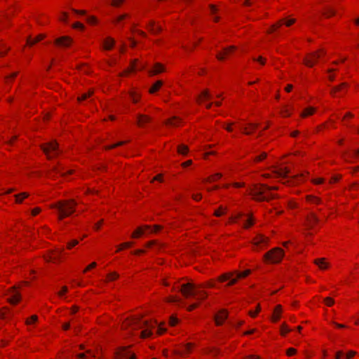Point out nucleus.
Wrapping results in <instances>:
<instances>
[{"label":"nucleus","mask_w":359,"mask_h":359,"mask_svg":"<svg viewBox=\"0 0 359 359\" xmlns=\"http://www.w3.org/2000/svg\"><path fill=\"white\" fill-rule=\"evenodd\" d=\"M123 327L133 330L143 329L141 332V337L147 338L152 334L151 328L153 327V325L148 321L142 320L140 318H132L127 319L123 323Z\"/></svg>","instance_id":"obj_1"},{"label":"nucleus","mask_w":359,"mask_h":359,"mask_svg":"<svg viewBox=\"0 0 359 359\" xmlns=\"http://www.w3.org/2000/svg\"><path fill=\"white\" fill-rule=\"evenodd\" d=\"M276 187H269L266 184H256L250 189V194L255 200L259 201H269L276 197L271 193L272 190H276Z\"/></svg>","instance_id":"obj_2"},{"label":"nucleus","mask_w":359,"mask_h":359,"mask_svg":"<svg viewBox=\"0 0 359 359\" xmlns=\"http://www.w3.org/2000/svg\"><path fill=\"white\" fill-rule=\"evenodd\" d=\"M76 203L74 200L62 201L52 205V208H54L57 213L59 219L69 216L74 211Z\"/></svg>","instance_id":"obj_3"},{"label":"nucleus","mask_w":359,"mask_h":359,"mask_svg":"<svg viewBox=\"0 0 359 359\" xmlns=\"http://www.w3.org/2000/svg\"><path fill=\"white\" fill-rule=\"evenodd\" d=\"M198 286L193 284V283H186L182 285V288L180 291L186 297H189L190 296H196L198 300H203L206 298L207 293L204 291L197 290L196 289Z\"/></svg>","instance_id":"obj_4"},{"label":"nucleus","mask_w":359,"mask_h":359,"mask_svg":"<svg viewBox=\"0 0 359 359\" xmlns=\"http://www.w3.org/2000/svg\"><path fill=\"white\" fill-rule=\"evenodd\" d=\"M283 255L284 252L282 249L279 248H275L266 253L264 257L266 261L272 263H278L282 259Z\"/></svg>","instance_id":"obj_5"},{"label":"nucleus","mask_w":359,"mask_h":359,"mask_svg":"<svg viewBox=\"0 0 359 359\" xmlns=\"http://www.w3.org/2000/svg\"><path fill=\"white\" fill-rule=\"evenodd\" d=\"M41 149L48 158L57 155L60 153L58 144L56 142L52 141L41 146Z\"/></svg>","instance_id":"obj_6"},{"label":"nucleus","mask_w":359,"mask_h":359,"mask_svg":"<svg viewBox=\"0 0 359 359\" xmlns=\"http://www.w3.org/2000/svg\"><path fill=\"white\" fill-rule=\"evenodd\" d=\"M325 54V51L323 49H320L316 52L311 53L304 59V63L306 66L311 67L317 62L318 59Z\"/></svg>","instance_id":"obj_7"},{"label":"nucleus","mask_w":359,"mask_h":359,"mask_svg":"<svg viewBox=\"0 0 359 359\" xmlns=\"http://www.w3.org/2000/svg\"><path fill=\"white\" fill-rule=\"evenodd\" d=\"M231 221L233 222H242L243 224L248 225L253 224V223L256 222L252 215L243 213H237L235 215L231 217Z\"/></svg>","instance_id":"obj_8"},{"label":"nucleus","mask_w":359,"mask_h":359,"mask_svg":"<svg viewBox=\"0 0 359 359\" xmlns=\"http://www.w3.org/2000/svg\"><path fill=\"white\" fill-rule=\"evenodd\" d=\"M161 226H141V227L137 229L133 233V238H139L144 235L146 231H157L160 229Z\"/></svg>","instance_id":"obj_9"},{"label":"nucleus","mask_w":359,"mask_h":359,"mask_svg":"<svg viewBox=\"0 0 359 359\" xmlns=\"http://www.w3.org/2000/svg\"><path fill=\"white\" fill-rule=\"evenodd\" d=\"M116 359H135L134 353H131L128 348H120L116 352Z\"/></svg>","instance_id":"obj_10"},{"label":"nucleus","mask_w":359,"mask_h":359,"mask_svg":"<svg viewBox=\"0 0 359 359\" xmlns=\"http://www.w3.org/2000/svg\"><path fill=\"white\" fill-rule=\"evenodd\" d=\"M233 273H224V274H222V276H219V280L220 281H226L227 280H230L229 283V285H232L233 284H235L238 279L239 278H238V275H236V278H231V276H233Z\"/></svg>","instance_id":"obj_11"},{"label":"nucleus","mask_w":359,"mask_h":359,"mask_svg":"<svg viewBox=\"0 0 359 359\" xmlns=\"http://www.w3.org/2000/svg\"><path fill=\"white\" fill-rule=\"evenodd\" d=\"M343 158L347 162L353 163L355 159L359 158V149L355 150L352 154H343Z\"/></svg>","instance_id":"obj_12"},{"label":"nucleus","mask_w":359,"mask_h":359,"mask_svg":"<svg viewBox=\"0 0 359 359\" xmlns=\"http://www.w3.org/2000/svg\"><path fill=\"white\" fill-rule=\"evenodd\" d=\"M227 318V312L225 310H222L217 313L215 317V323L217 325H220Z\"/></svg>","instance_id":"obj_13"},{"label":"nucleus","mask_w":359,"mask_h":359,"mask_svg":"<svg viewBox=\"0 0 359 359\" xmlns=\"http://www.w3.org/2000/svg\"><path fill=\"white\" fill-rule=\"evenodd\" d=\"M165 71L164 67L161 63H156L152 69L148 71L149 75L153 76Z\"/></svg>","instance_id":"obj_14"},{"label":"nucleus","mask_w":359,"mask_h":359,"mask_svg":"<svg viewBox=\"0 0 359 359\" xmlns=\"http://www.w3.org/2000/svg\"><path fill=\"white\" fill-rule=\"evenodd\" d=\"M269 238L263 235H258L254 239V245L257 247L261 246L262 244H266Z\"/></svg>","instance_id":"obj_15"},{"label":"nucleus","mask_w":359,"mask_h":359,"mask_svg":"<svg viewBox=\"0 0 359 359\" xmlns=\"http://www.w3.org/2000/svg\"><path fill=\"white\" fill-rule=\"evenodd\" d=\"M151 121V118L147 115L137 114V122L138 126H142L144 123H149Z\"/></svg>","instance_id":"obj_16"},{"label":"nucleus","mask_w":359,"mask_h":359,"mask_svg":"<svg viewBox=\"0 0 359 359\" xmlns=\"http://www.w3.org/2000/svg\"><path fill=\"white\" fill-rule=\"evenodd\" d=\"M72 42V39L68 36H62L58 38L55 41V43L62 46H68Z\"/></svg>","instance_id":"obj_17"},{"label":"nucleus","mask_w":359,"mask_h":359,"mask_svg":"<svg viewBox=\"0 0 359 359\" xmlns=\"http://www.w3.org/2000/svg\"><path fill=\"white\" fill-rule=\"evenodd\" d=\"M15 287L12 288V291L13 292L12 297L8 299V302L11 304H15L20 300V294L18 292H15Z\"/></svg>","instance_id":"obj_18"},{"label":"nucleus","mask_w":359,"mask_h":359,"mask_svg":"<svg viewBox=\"0 0 359 359\" xmlns=\"http://www.w3.org/2000/svg\"><path fill=\"white\" fill-rule=\"evenodd\" d=\"M281 311H282L281 306L280 305L276 306V308L274 309L273 314V317H272V320L274 322H276L277 320H279V318L280 317Z\"/></svg>","instance_id":"obj_19"},{"label":"nucleus","mask_w":359,"mask_h":359,"mask_svg":"<svg viewBox=\"0 0 359 359\" xmlns=\"http://www.w3.org/2000/svg\"><path fill=\"white\" fill-rule=\"evenodd\" d=\"M289 170L287 168H280L276 171V173L278 177H287L289 173Z\"/></svg>","instance_id":"obj_20"},{"label":"nucleus","mask_w":359,"mask_h":359,"mask_svg":"<svg viewBox=\"0 0 359 359\" xmlns=\"http://www.w3.org/2000/svg\"><path fill=\"white\" fill-rule=\"evenodd\" d=\"M180 122V119L177 116H173L165 121V124L169 126H177Z\"/></svg>","instance_id":"obj_21"},{"label":"nucleus","mask_w":359,"mask_h":359,"mask_svg":"<svg viewBox=\"0 0 359 359\" xmlns=\"http://www.w3.org/2000/svg\"><path fill=\"white\" fill-rule=\"evenodd\" d=\"M114 40L111 38H107L104 41V48L105 50H111L114 45Z\"/></svg>","instance_id":"obj_22"},{"label":"nucleus","mask_w":359,"mask_h":359,"mask_svg":"<svg viewBox=\"0 0 359 359\" xmlns=\"http://www.w3.org/2000/svg\"><path fill=\"white\" fill-rule=\"evenodd\" d=\"M314 263L318 265L320 269H325L328 267V264L325 262L324 258L316 259L314 260Z\"/></svg>","instance_id":"obj_23"},{"label":"nucleus","mask_w":359,"mask_h":359,"mask_svg":"<svg viewBox=\"0 0 359 359\" xmlns=\"http://www.w3.org/2000/svg\"><path fill=\"white\" fill-rule=\"evenodd\" d=\"M163 85V81H156L153 86L151 87V88L149 89V93H154L156 91L158 90L159 88L162 86Z\"/></svg>","instance_id":"obj_24"},{"label":"nucleus","mask_w":359,"mask_h":359,"mask_svg":"<svg viewBox=\"0 0 359 359\" xmlns=\"http://www.w3.org/2000/svg\"><path fill=\"white\" fill-rule=\"evenodd\" d=\"M45 35L44 34H39L36 39H34V40H32L30 38H29L27 39V44L29 45V46H32L35 43H36L37 42L41 41L42 39H43L45 38Z\"/></svg>","instance_id":"obj_25"},{"label":"nucleus","mask_w":359,"mask_h":359,"mask_svg":"<svg viewBox=\"0 0 359 359\" xmlns=\"http://www.w3.org/2000/svg\"><path fill=\"white\" fill-rule=\"evenodd\" d=\"M28 196H29V194L27 192H22L21 194H16L14 196V197L15 198V201L18 203H21L22 202V200L24 198H27Z\"/></svg>","instance_id":"obj_26"},{"label":"nucleus","mask_w":359,"mask_h":359,"mask_svg":"<svg viewBox=\"0 0 359 359\" xmlns=\"http://www.w3.org/2000/svg\"><path fill=\"white\" fill-rule=\"evenodd\" d=\"M149 29L153 34H156L161 30V27L156 26L154 22H151L149 25Z\"/></svg>","instance_id":"obj_27"},{"label":"nucleus","mask_w":359,"mask_h":359,"mask_svg":"<svg viewBox=\"0 0 359 359\" xmlns=\"http://www.w3.org/2000/svg\"><path fill=\"white\" fill-rule=\"evenodd\" d=\"M177 151L180 154L185 155V154H187L188 153L189 148L186 145L181 144V145H179L178 147H177Z\"/></svg>","instance_id":"obj_28"},{"label":"nucleus","mask_w":359,"mask_h":359,"mask_svg":"<svg viewBox=\"0 0 359 359\" xmlns=\"http://www.w3.org/2000/svg\"><path fill=\"white\" fill-rule=\"evenodd\" d=\"M211 98V95L209 94L208 90H204L201 93L199 100L201 101L209 100Z\"/></svg>","instance_id":"obj_29"},{"label":"nucleus","mask_w":359,"mask_h":359,"mask_svg":"<svg viewBox=\"0 0 359 359\" xmlns=\"http://www.w3.org/2000/svg\"><path fill=\"white\" fill-rule=\"evenodd\" d=\"M193 346V344H187L184 347V349L183 351H178L177 352V354L180 355H182L184 354V353L185 352H190L191 349V347Z\"/></svg>","instance_id":"obj_30"},{"label":"nucleus","mask_w":359,"mask_h":359,"mask_svg":"<svg viewBox=\"0 0 359 359\" xmlns=\"http://www.w3.org/2000/svg\"><path fill=\"white\" fill-rule=\"evenodd\" d=\"M315 111V109L313 108V107H309V108H306L302 113V117H306L309 115H311L312 114L313 112Z\"/></svg>","instance_id":"obj_31"},{"label":"nucleus","mask_w":359,"mask_h":359,"mask_svg":"<svg viewBox=\"0 0 359 359\" xmlns=\"http://www.w3.org/2000/svg\"><path fill=\"white\" fill-rule=\"evenodd\" d=\"M222 177V174L221 173H216L215 175L207 178L205 182H213V181H215L219 178Z\"/></svg>","instance_id":"obj_32"},{"label":"nucleus","mask_w":359,"mask_h":359,"mask_svg":"<svg viewBox=\"0 0 359 359\" xmlns=\"http://www.w3.org/2000/svg\"><path fill=\"white\" fill-rule=\"evenodd\" d=\"M290 332V329L287 327L285 323H283L280 327V333L283 336H285L286 333Z\"/></svg>","instance_id":"obj_33"},{"label":"nucleus","mask_w":359,"mask_h":359,"mask_svg":"<svg viewBox=\"0 0 359 359\" xmlns=\"http://www.w3.org/2000/svg\"><path fill=\"white\" fill-rule=\"evenodd\" d=\"M226 207L221 206L218 210H215V215L217 217H219L224 214V212L226 211Z\"/></svg>","instance_id":"obj_34"},{"label":"nucleus","mask_w":359,"mask_h":359,"mask_svg":"<svg viewBox=\"0 0 359 359\" xmlns=\"http://www.w3.org/2000/svg\"><path fill=\"white\" fill-rule=\"evenodd\" d=\"M346 86V84L345 83H341V85H339V86H335V87L332 88V90H331V93H332L333 95H334V94H335L337 92H338V91L341 90V88H342L343 87Z\"/></svg>","instance_id":"obj_35"},{"label":"nucleus","mask_w":359,"mask_h":359,"mask_svg":"<svg viewBox=\"0 0 359 359\" xmlns=\"http://www.w3.org/2000/svg\"><path fill=\"white\" fill-rule=\"evenodd\" d=\"M235 273H236V275H238V278H244V277L248 276L249 274H250L251 271L248 269L242 273H241V272H235Z\"/></svg>","instance_id":"obj_36"},{"label":"nucleus","mask_w":359,"mask_h":359,"mask_svg":"<svg viewBox=\"0 0 359 359\" xmlns=\"http://www.w3.org/2000/svg\"><path fill=\"white\" fill-rule=\"evenodd\" d=\"M54 172H55L57 174H60L61 175H65V173H72V170H67V172H64L63 170H62L60 168H54Z\"/></svg>","instance_id":"obj_37"},{"label":"nucleus","mask_w":359,"mask_h":359,"mask_svg":"<svg viewBox=\"0 0 359 359\" xmlns=\"http://www.w3.org/2000/svg\"><path fill=\"white\" fill-rule=\"evenodd\" d=\"M41 211V209L40 208L36 207L31 210V211H30L31 216L34 217V216L37 215Z\"/></svg>","instance_id":"obj_38"},{"label":"nucleus","mask_w":359,"mask_h":359,"mask_svg":"<svg viewBox=\"0 0 359 359\" xmlns=\"http://www.w3.org/2000/svg\"><path fill=\"white\" fill-rule=\"evenodd\" d=\"M130 96L133 100V102H137L139 99V95L136 94L135 92H130Z\"/></svg>","instance_id":"obj_39"},{"label":"nucleus","mask_w":359,"mask_h":359,"mask_svg":"<svg viewBox=\"0 0 359 359\" xmlns=\"http://www.w3.org/2000/svg\"><path fill=\"white\" fill-rule=\"evenodd\" d=\"M37 319H38V317L36 315H33L31 316L30 318H29L26 320V324L29 325L32 323L36 322Z\"/></svg>","instance_id":"obj_40"},{"label":"nucleus","mask_w":359,"mask_h":359,"mask_svg":"<svg viewBox=\"0 0 359 359\" xmlns=\"http://www.w3.org/2000/svg\"><path fill=\"white\" fill-rule=\"evenodd\" d=\"M126 142H124V141H120L118 142V143L116 144H111L110 146H108L107 147H106L107 149H114L118 146H121V145H123Z\"/></svg>","instance_id":"obj_41"},{"label":"nucleus","mask_w":359,"mask_h":359,"mask_svg":"<svg viewBox=\"0 0 359 359\" xmlns=\"http://www.w3.org/2000/svg\"><path fill=\"white\" fill-rule=\"evenodd\" d=\"M323 14L327 17H330L331 15H334L335 14V11L333 9L328 8H327V11L323 13Z\"/></svg>","instance_id":"obj_42"},{"label":"nucleus","mask_w":359,"mask_h":359,"mask_svg":"<svg viewBox=\"0 0 359 359\" xmlns=\"http://www.w3.org/2000/svg\"><path fill=\"white\" fill-rule=\"evenodd\" d=\"M131 245H132V243H130V242L124 243L121 244V245L118 247V248L117 251H120V250H123V248H125L130 247V246H131Z\"/></svg>","instance_id":"obj_43"},{"label":"nucleus","mask_w":359,"mask_h":359,"mask_svg":"<svg viewBox=\"0 0 359 359\" xmlns=\"http://www.w3.org/2000/svg\"><path fill=\"white\" fill-rule=\"evenodd\" d=\"M236 47L234 46H231L228 48H226L224 49V55H226V54H229V53H231V51L236 50Z\"/></svg>","instance_id":"obj_44"},{"label":"nucleus","mask_w":359,"mask_h":359,"mask_svg":"<svg viewBox=\"0 0 359 359\" xmlns=\"http://www.w3.org/2000/svg\"><path fill=\"white\" fill-rule=\"evenodd\" d=\"M324 302H325V304L330 306H332V304H334V301L333 299L330 298V297H326L325 299H324Z\"/></svg>","instance_id":"obj_45"},{"label":"nucleus","mask_w":359,"mask_h":359,"mask_svg":"<svg viewBox=\"0 0 359 359\" xmlns=\"http://www.w3.org/2000/svg\"><path fill=\"white\" fill-rule=\"evenodd\" d=\"M215 286V283L211 282V281H209V282H207L204 285H198V287H214Z\"/></svg>","instance_id":"obj_46"},{"label":"nucleus","mask_w":359,"mask_h":359,"mask_svg":"<svg viewBox=\"0 0 359 359\" xmlns=\"http://www.w3.org/2000/svg\"><path fill=\"white\" fill-rule=\"evenodd\" d=\"M93 93L91 91H88V93H86L81 95V97L79 98V100H84L89 97Z\"/></svg>","instance_id":"obj_47"},{"label":"nucleus","mask_w":359,"mask_h":359,"mask_svg":"<svg viewBox=\"0 0 359 359\" xmlns=\"http://www.w3.org/2000/svg\"><path fill=\"white\" fill-rule=\"evenodd\" d=\"M118 274H117L116 273L113 272V273H109V274L108 275L107 278H108V280H114V279L117 278H118Z\"/></svg>","instance_id":"obj_48"},{"label":"nucleus","mask_w":359,"mask_h":359,"mask_svg":"<svg viewBox=\"0 0 359 359\" xmlns=\"http://www.w3.org/2000/svg\"><path fill=\"white\" fill-rule=\"evenodd\" d=\"M124 1V0H112L111 5L115 7H118Z\"/></svg>","instance_id":"obj_49"},{"label":"nucleus","mask_w":359,"mask_h":359,"mask_svg":"<svg viewBox=\"0 0 359 359\" xmlns=\"http://www.w3.org/2000/svg\"><path fill=\"white\" fill-rule=\"evenodd\" d=\"M356 354V352L353 351H349L346 354V359H351L352 357H353L354 355H355Z\"/></svg>","instance_id":"obj_50"},{"label":"nucleus","mask_w":359,"mask_h":359,"mask_svg":"<svg viewBox=\"0 0 359 359\" xmlns=\"http://www.w3.org/2000/svg\"><path fill=\"white\" fill-rule=\"evenodd\" d=\"M178 322V319L176 318V317H174V316H171L170 317V324L172 325V326H174Z\"/></svg>","instance_id":"obj_51"},{"label":"nucleus","mask_w":359,"mask_h":359,"mask_svg":"<svg viewBox=\"0 0 359 359\" xmlns=\"http://www.w3.org/2000/svg\"><path fill=\"white\" fill-rule=\"evenodd\" d=\"M308 201L311 202V203H320V199L319 198H316V197H313V196H309L308 197Z\"/></svg>","instance_id":"obj_52"},{"label":"nucleus","mask_w":359,"mask_h":359,"mask_svg":"<svg viewBox=\"0 0 359 359\" xmlns=\"http://www.w3.org/2000/svg\"><path fill=\"white\" fill-rule=\"evenodd\" d=\"M266 157V154L265 152H263L261 154V155L256 157L255 161H260L265 158Z\"/></svg>","instance_id":"obj_53"},{"label":"nucleus","mask_w":359,"mask_h":359,"mask_svg":"<svg viewBox=\"0 0 359 359\" xmlns=\"http://www.w3.org/2000/svg\"><path fill=\"white\" fill-rule=\"evenodd\" d=\"M96 263L95 262H93L91 263L90 265H88L83 271V273H86L88 271H89L90 269L94 268L96 266Z\"/></svg>","instance_id":"obj_54"},{"label":"nucleus","mask_w":359,"mask_h":359,"mask_svg":"<svg viewBox=\"0 0 359 359\" xmlns=\"http://www.w3.org/2000/svg\"><path fill=\"white\" fill-rule=\"evenodd\" d=\"M73 27L76 29H83L84 28V26L81 22H77L73 25Z\"/></svg>","instance_id":"obj_55"},{"label":"nucleus","mask_w":359,"mask_h":359,"mask_svg":"<svg viewBox=\"0 0 359 359\" xmlns=\"http://www.w3.org/2000/svg\"><path fill=\"white\" fill-rule=\"evenodd\" d=\"M280 25H281V22H278V23L273 25L271 27V29L269 31V33L272 32L273 30H275L276 29L278 28Z\"/></svg>","instance_id":"obj_56"},{"label":"nucleus","mask_w":359,"mask_h":359,"mask_svg":"<svg viewBox=\"0 0 359 359\" xmlns=\"http://www.w3.org/2000/svg\"><path fill=\"white\" fill-rule=\"evenodd\" d=\"M59 258V254L58 255H54L53 256H50L48 259H47L49 262H55Z\"/></svg>","instance_id":"obj_57"},{"label":"nucleus","mask_w":359,"mask_h":359,"mask_svg":"<svg viewBox=\"0 0 359 359\" xmlns=\"http://www.w3.org/2000/svg\"><path fill=\"white\" fill-rule=\"evenodd\" d=\"M79 243L78 241L77 240H73L72 242L69 243L68 245H67V248H72L73 246L77 245Z\"/></svg>","instance_id":"obj_58"},{"label":"nucleus","mask_w":359,"mask_h":359,"mask_svg":"<svg viewBox=\"0 0 359 359\" xmlns=\"http://www.w3.org/2000/svg\"><path fill=\"white\" fill-rule=\"evenodd\" d=\"M126 17H127L126 14H123V15H119V16H118L116 18L115 22H118L123 20V19H125Z\"/></svg>","instance_id":"obj_59"},{"label":"nucleus","mask_w":359,"mask_h":359,"mask_svg":"<svg viewBox=\"0 0 359 359\" xmlns=\"http://www.w3.org/2000/svg\"><path fill=\"white\" fill-rule=\"evenodd\" d=\"M296 353V349L293 348H289L287 351V355L290 356V355H292L294 354H295Z\"/></svg>","instance_id":"obj_60"},{"label":"nucleus","mask_w":359,"mask_h":359,"mask_svg":"<svg viewBox=\"0 0 359 359\" xmlns=\"http://www.w3.org/2000/svg\"><path fill=\"white\" fill-rule=\"evenodd\" d=\"M67 292V287H62V290L58 292V295L60 297H62V295Z\"/></svg>","instance_id":"obj_61"},{"label":"nucleus","mask_w":359,"mask_h":359,"mask_svg":"<svg viewBox=\"0 0 359 359\" xmlns=\"http://www.w3.org/2000/svg\"><path fill=\"white\" fill-rule=\"evenodd\" d=\"M87 20L88 22L92 23V24L95 23L96 21L95 18L93 16L88 17Z\"/></svg>","instance_id":"obj_62"},{"label":"nucleus","mask_w":359,"mask_h":359,"mask_svg":"<svg viewBox=\"0 0 359 359\" xmlns=\"http://www.w3.org/2000/svg\"><path fill=\"white\" fill-rule=\"evenodd\" d=\"M168 301L169 302H179V299L175 297H168Z\"/></svg>","instance_id":"obj_63"},{"label":"nucleus","mask_w":359,"mask_h":359,"mask_svg":"<svg viewBox=\"0 0 359 359\" xmlns=\"http://www.w3.org/2000/svg\"><path fill=\"white\" fill-rule=\"evenodd\" d=\"M342 355H344V353L341 351H337L336 353L335 359H339Z\"/></svg>","instance_id":"obj_64"}]
</instances>
